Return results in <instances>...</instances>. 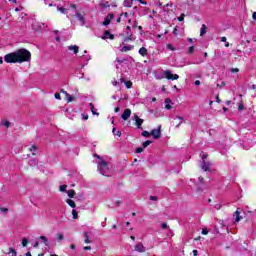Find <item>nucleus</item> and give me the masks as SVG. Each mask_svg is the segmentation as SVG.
I'll return each mask as SVG.
<instances>
[{"instance_id":"obj_46","label":"nucleus","mask_w":256,"mask_h":256,"mask_svg":"<svg viewBox=\"0 0 256 256\" xmlns=\"http://www.w3.org/2000/svg\"><path fill=\"white\" fill-rule=\"evenodd\" d=\"M231 73H239V69L238 68H232Z\"/></svg>"},{"instance_id":"obj_19","label":"nucleus","mask_w":256,"mask_h":256,"mask_svg":"<svg viewBox=\"0 0 256 256\" xmlns=\"http://www.w3.org/2000/svg\"><path fill=\"white\" fill-rule=\"evenodd\" d=\"M40 240L42 241V243H44L46 247H49V240L47 239V237L40 236Z\"/></svg>"},{"instance_id":"obj_29","label":"nucleus","mask_w":256,"mask_h":256,"mask_svg":"<svg viewBox=\"0 0 256 256\" xmlns=\"http://www.w3.org/2000/svg\"><path fill=\"white\" fill-rule=\"evenodd\" d=\"M72 217H73V219L79 218V214L77 213V210H75V209L72 210Z\"/></svg>"},{"instance_id":"obj_57","label":"nucleus","mask_w":256,"mask_h":256,"mask_svg":"<svg viewBox=\"0 0 256 256\" xmlns=\"http://www.w3.org/2000/svg\"><path fill=\"white\" fill-rule=\"evenodd\" d=\"M82 117H83L84 121H87V119H89V116L85 115V114H83Z\"/></svg>"},{"instance_id":"obj_42","label":"nucleus","mask_w":256,"mask_h":256,"mask_svg":"<svg viewBox=\"0 0 256 256\" xmlns=\"http://www.w3.org/2000/svg\"><path fill=\"white\" fill-rule=\"evenodd\" d=\"M185 19V14H181L179 17H178V21H184Z\"/></svg>"},{"instance_id":"obj_4","label":"nucleus","mask_w":256,"mask_h":256,"mask_svg":"<svg viewBox=\"0 0 256 256\" xmlns=\"http://www.w3.org/2000/svg\"><path fill=\"white\" fill-rule=\"evenodd\" d=\"M200 157L202 159V163L200 165L201 169H203V171H209L211 169V162L207 161V153L202 152Z\"/></svg>"},{"instance_id":"obj_15","label":"nucleus","mask_w":256,"mask_h":256,"mask_svg":"<svg viewBox=\"0 0 256 256\" xmlns=\"http://www.w3.org/2000/svg\"><path fill=\"white\" fill-rule=\"evenodd\" d=\"M139 55H141L142 57H147L148 55V51L147 48L145 47H141L138 51Z\"/></svg>"},{"instance_id":"obj_43","label":"nucleus","mask_w":256,"mask_h":256,"mask_svg":"<svg viewBox=\"0 0 256 256\" xmlns=\"http://www.w3.org/2000/svg\"><path fill=\"white\" fill-rule=\"evenodd\" d=\"M209 234V230H207V228L202 229V235H208Z\"/></svg>"},{"instance_id":"obj_17","label":"nucleus","mask_w":256,"mask_h":256,"mask_svg":"<svg viewBox=\"0 0 256 256\" xmlns=\"http://www.w3.org/2000/svg\"><path fill=\"white\" fill-rule=\"evenodd\" d=\"M133 49H134L133 45H127V46L122 47L121 51L123 53H127V51H133Z\"/></svg>"},{"instance_id":"obj_2","label":"nucleus","mask_w":256,"mask_h":256,"mask_svg":"<svg viewBox=\"0 0 256 256\" xmlns=\"http://www.w3.org/2000/svg\"><path fill=\"white\" fill-rule=\"evenodd\" d=\"M94 157L98 159L96 163L98 165L99 173L104 175V177H109V164H107V162H105V160H103V158H101V156L98 154H94Z\"/></svg>"},{"instance_id":"obj_30","label":"nucleus","mask_w":256,"mask_h":256,"mask_svg":"<svg viewBox=\"0 0 256 256\" xmlns=\"http://www.w3.org/2000/svg\"><path fill=\"white\" fill-rule=\"evenodd\" d=\"M68 103H71L72 101H75V98L71 96L70 94H66Z\"/></svg>"},{"instance_id":"obj_64","label":"nucleus","mask_w":256,"mask_h":256,"mask_svg":"<svg viewBox=\"0 0 256 256\" xmlns=\"http://www.w3.org/2000/svg\"><path fill=\"white\" fill-rule=\"evenodd\" d=\"M252 18L254 19V21H256V12L252 14Z\"/></svg>"},{"instance_id":"obj_50","label":"nucleus","mask_w":256,"mask_h":256,"mask_svg":"<svg viewBox=\"0 0 256 256\" xmlns=\"http://www.w3.org/2000/svg\"><path fill=\"white\" fill-rule=\"evenodd\" d=\"M54 97H55V99H58V100H60V99H61V94H59V93H56V94L54 95Z\"/></svg>"},{"instance_id":"obj_35","label":"nucleus","mask_w":256,"mask_h":256,"mask_svg":"<svg viewBox=\"0 0 256 256\" xmlns=\"http://www.w3.org/2000/svg\"><path fill=\"white\" fill-rule=\"evenodd\" d=\"M101 7H103L104 9H107L108 7H111V5L109 4V2H104L101 4Z\"/></svg>"},{"instance_id":"obj_63","label":"nucleus","mask_w":256,"mask_h":256,"mask_svg":"<svg viewBox=\"0 0 256 256\" xmlns=\"http://www.w3.org/2000/svg\"><path fill=\"white\" fill-rule=\"evenodd\" d=\"M194 85H201V81L196 80V81L194 82Z\"/></svg>"},{"instance_id":"obj_55","label":"nucleus","mask_w":256,"mask_h":256,"mask_svg":"<svg viewBox=\"0 0 256 256\" xmlns=\"http://www.w3.org/2000/svg\"><path fill=\"white\" fill-rule=\"evenodd\" d=\"M214 207L219 211V209H221V204H216Z\"/></svg>"},{"instance_id":"obj_31","label":"nucleus","mask_w":256,"mask_h":256,"mask_svg":"<svg viewBox=\"0 0 256 256\" xmlns=\"http://www.w3.org/2000/svg\"><path fill=\"white\" fill-rule=\"evenodd\" d=\"M30 151L32 153V155H35L37 153V147L35 145H33L31 148H30Z\"/></svg>"},{"instance_id":"obj_20","label":"nucleus","mask_w":256,"mask_h":256,"mask_svg":"<svg viewBox=\"0 0 256 256\" xmlns=\"http://www.w3.org/2000/svg\"><path fill=\"white\" fill-rule=\"evenodd\" d=\"M165 109H171V99L169 98L165 99Z\"/></svg>"},{"instance_id":"obj_8","label":"nucleus","mask_w":256,"mask_h":256,"mask_svg":"<svg viewBox=\"0 0 256 256\" xmlns=\"http://www.w3.org/2000/svg\"><path fill=\"white\" fill-rule=\"evenodd\" d=\"M113 19H115V14L113 13H109L105 19H104V22H103V25L107 26L111 23V21H113Z\"/></svg>"},{"instance_id":"obj_53","label":"nucleus","mask_w":256,"mask_h":256,"mask_svg":"<svg viewBox=\"0 0 256 256\" xmlns=\"http://www.w3.org/2000/svg\"><path fill=\"white\" fill-rule=\"evenodd\" d=\"M222 43H227V37H221Z\"/></svg>"},{"instance_id":"obj_14","label":"nucleus","mask_w":256,"mask_h":256,"mask_svg":"<svg viewBox=\"0 0 256 256\" xmlns=\"http://www.w3.org/2000/svg\"><path fill=\"white\" fill-rule=\"evenodd\" d=\"M102 39H111V40H113V39H115V36L113 34H111V32L105 31L104 36L102 37Z\"/></svg>"},{"instance_id":"obj_11","label":"nucleus","mask_w":256,"mask_h":256,"mask_svg":"<svg viewBox=\"0 0 256 256\" xmlns=\"http://www.w3.org/2000/svg\"><path fill=\"white\" fill-rule=\"evenodd\" d=\"M92 235H93V232L84 231L83 232V237H85L84 243H86V244L91 243V236Z\"/></svg>"},{"instance_id":"obj_10","label":"nucleus","mask_w":256,"mask_h":256,"mask_svg":"<svg viewBox=\"0 0 256 256\" xmlns=\"http://www.w3.org/2000/svg\"><path fill=\"white\" fill-rule=\"evenodd\" d=\"M129 117H131V109L126 108L121 115V119H123V121H127Z\"/></svg>"},{"instance_id":"obj_45","label":"nucleus","mask_w":256,"mask_h":256,"mask_svg":"<svg viewBox=\"0 0 256 256\" xmlns=\"http://www.w3.org/2000/svg\"><path fill=\"white\" fill-rule=\"evenodd\" d=\"M124 7H131V3H129V1H127V0H125Z\"/></svg>"},{"instance_id":"obj_44","label":"nucleus","mask_w":256,"mask_h":256,"mask_svg":"<svg viewBox=\"0 0 256 256\" xmlns=\"http://www.w3.org/2000/svg\"><path fill=\"white\" fill-rule=\"evenodd\" d=\"M158 199L157 196H150V201H158Z\"/></svg>"},{"instance_id":"obj_40","label":"nucleus","mask_w":256,"mask_h":256,"mask_svg":"<svg viewBox=\"0 0 256 256\" xmlns=\"http://www.w3.org/2000/svg\"><path fill=\"white\" fill-rule=\"evenodd\" d=\"M151 143V140H147L143 143V147H149V144Z\"/></svg>"},{"instance_id":"obj_56","label":"nucleus","mask_w":256,"mask_h":256,"mask_svg":"<svg viewBox=\"0 0 256 256\" xmlns=\"http://www.w3.org/2000/svg\"><path fill=\"white\" fill-rule=\"evenodd\" d=\"M198 181H199L200 185H203V177H199Z\"/></svg>"},{"instance_id":"obj_32","label":"nucleus","mask_w":256,"mask_h":256,"mask_svg":"<svg viewBox=\"0 0 256 256\" xmlns=\"http://www.w3.org/2000/svg\"><path fill=\"white\" fill-rule=\"evenodd\" d=\"M124 41L125 42H127V41H135V38H133V35H129L128 37H126L125 39H124Z\"/></svg>"},{"instance_id":"obj_16","label":"nucleus","mask_w":256,"mask_h":256,"mask_svg":"<svg viewBox=\"0 0 256 256\" xmlns=\"http://www.w3.org/2000/svg\"><path fill=\"white\" fill-rule=\"evenodd\" d=\"M120 83H125V86L127 89H131V87H133V82L125 81V79H123V78L120 79Z\"/></svg>"},{"instance_id":"obj_24","label":"nucleus","mask_w":256,"mask_h":256,"mask_svg":"<svg viewBox=\"0 0 256 256\" xmlns=\"http://www.w3.org/2000/svg\"><path fill=\"white\" fill-rule=\"evenodd\" d=\"M115 63H118L119 65H125V63H127V59H119V58H117Z\"/></svg>"},{"instance_id":"obj_58","label":"nucleus","mask_w":256,"mask_h":256,"mask_svg":"<svg viewBox=\"0 0 256 256\" xmlns=\"http://www.w3.org/2000/svg\"><path fill=\"white\" fill-rule=\"evenodd\" d=\"M118 83L119 82H117V80L112 81V85H114V87H117Z\"/></svg>"},{"instance_id":"obj_37","label":"nucleus","mask_w":256,"mask_h":256,"mask_svg":"<svg viewBox=\"0 0 256 256\" xmlns=\"http://www.w3.org/2000/svg\"><path fill=\"white\" fill-rule=\"evenodd\" d=\"M60 191L63 193L65 191H67V185H61L60 186Z\"/></svg>"},{"instance_id":"obj_52","label":"nucleus","mask_w":256,"mask_h":256,"mask_svg":"<svg viewBox=\"0 0 256 256\" xmlns=\"http://www.w3.org/2000/svg\"><path fill=\"white\" fill-rule=\"evenodd\" d=\"M84 251H91V246H85Z\"/></svg>"},{"instance_id":"obj_13","label":"nucleus","mask_w":256,"mask_h":256,"mask_svg":"<svg viewBox=\"0 0 256 256\" xmlns=\"http://www.w3.org/2000/svg\"><path fill=\"white\" fill-rule=\"evenodd\" d=\"M68 51H73L74 55H77L79 53V46L77 45L68 46Z\"/></svg>"},{"instance_id":"obj_61","label":"nucleus","mask_w":256,"mask_h":256,"mask_svg":"<svg viewBox=\"0 0 256 256\" xmlns=\"http://www.w3.org/2000/svg\"><path fill=\"white\" fill-rule=\"evenodd\" d=\"M132 25H133L134 29H137V21H134Z\"/></svg>"},{"instance_id":"obj_38","label":"nucleus","mask_w":256,"mask_h":256,"mask_svg":"<svg viewBox=\"0 0 256 256\" xmlns=\"http://www.w3.org/2000/svg\"><path fill=\"white\" fill-rule=\"evenodd\" d=\"M150 135H151V133H149V131H143L142 132L143 137H149Z\"/></svg>"},{"instance_id":"obj_54","label":"nucleus","mask_w":256,"mask_h":256,"mask_svg":"<svg viewBox=\"0 0 256 256\" xmlns=\"http://www.w3.org/2000/svg\"><path fill=\"white\" fill-rule=\"evenodd\" d=\"M161 227H162V229H167V223H162V225H161Z\"/></svg>"},{"instance_id":"obj_27","label":"nucleus","mask_w":256,"mask_h":256,"mask_svg":"<svg viewBox=\"0 0 256 256\" xmlns=\"http://www.w3.org/2000/svg\"><path fill=\"white\" fill-rule=\"evenodd\" d=\"M89 107L93 115H99V113L95 111V106L93 105V103H90Z\"/></svg>"},{"instance_id":"obj_21","label":"nucleus","mask_w":256,"mask_h":256,"mask_svg":"<svg viewBox=\"0 0 256 256\" xmlns=\"http://www.w3.org/2000/svg\"><path fill=\"white\" fill-rule=\"evenodd\" d=\"M207 33V26L205 24L202 25L201 31H200V36L203 37Z\"/></svg>"},{"instance_id":"obj_47","label":"nucleus","mask_w":256,"mask_h":256,"mask_svg":"<svg viewBox=\"0 0 256 256\" xmlns=\"http://www.w3.org/2000/svg\"><path fill=\"white\" fill-rule=\"evenodd\" d=\"M121 203H123L121 200H117L115 201V205L116 207H119L121 205Z\"/></svg>"},{"instance_id":"obj_59","label":"nucleus","mask_w":256,"mask_h":256,"mask_svg":"<svg viewBox=\"0 0 256 256\" xmlns=\"http://www.w3.org/2000/svg\"><path fill=\"white\" fill-rule=\"evenodd\" d=\"M192 253H193V255H194V256L199 255V251H197V250H193V252H192Z\"/></svg>"},{"instance_id":"obj_3","label":"nucleus","mask_w":256,"mask_h":256,"mask_svg":"<svg viewBox=\"0 0 256 256\" xmlns=\"http://www.w3.org/2000/svg\"><path fill=\"white\" fill-rule=\"evenodd\" d=\"M70 8L72 13H69L67 17H76L80 22V25L83 27L85 25V14H81V12L77 11V5L70 4Z\"/></svg>"},{"instance_id":"obj_25","label":"nucleus","mask_w":256,"mask_h":256,"mask_svg":"<svg viewBox=\"0 0 256 256\" xmlns=\"http://www.w3.org/2000/svg\"><path fill=\"white\" fill-rule=\"evenodd\" d=\"M56 239L57 241H63V239H65V236L63 235V233H57Z\"/></svg>"},{"instance_id":"obj_34","label":"nucleus","mask_w":256,"mask_h":256,"mask_svg":"<svg viewBox=\"0 0 256 256\" xmlns=\"http://www.w3.org/2000/svg\"><path fill=\"white\" fill-rule=\"evenodd\" d=\"M166 48L169 50V51H175V47L171 44H167Z\"/></svg>"},{"instance_id":"obj_33","label":"nucleus","mask_w":256,"mask_h":256,"mask_svg":"<svg viewBox=\"0 0 256 256\" xmlns=\"http://www.w3.org/2000/svg\"><path fill=\"white\" fill-rule=\"evenodd\" d=\"M2 125L4 126V127H10V125H11V122L10 121H7V120H5V121H3L2 122Z\"/></svg>"},{"instance_id":"obj_51","label":"nucleus","mask_w":256,"mask_h":256,"mask_svg":"<svg viewBox=\"0 0 256 256\" xmlns=\"http://www.w3.org/2000/svg\"><path fill=\"white\" fill-rule=\"evenodd\" d=\"M136 153H143V148H141V147L137 148Z\"/></svg>"},{"instance_id":"obj_5","label":"nucleus","mask_w":256,"mask_h":256,"mask_svg":"<svg viewBox=\"0 0 256 256\" xmlns=\"http://www.w3.org/2000/svg\"><path fill=\"white\" fill-rule=\"evenodd\" d=\"M164 75L166 79H169L171 81H177V79H179V75L173 74L169 70L164 71Z\"/></svg>"},{"instance_id":"obj_23","label":"nucleus","mask_w":256,"mask_h":256,"mask_svg":"<svg viewBox=\"0 0 256 256\" xmlns=\"http://www.w3.org/2000/svg\"><path fill=\"white\" fill-rule=\"evenodd\" d=\"M112 133L116 137H121V131L117 130V128H115V127L112 129Z\"/></svg>"},{"instance_id":"obj_41","label":"nucleus","mask_w":256,"mask_h":256,"mask_svg":"<svg viewBox=\"0 0 256 256\" xmlns=\"http://www.w3.org/2000/svg\"><path fill=\"white\" fill-rule=\"evenodd\" d=\"M193 51H195V46H191L188 48V53L191 54L193 53Z\"/></svg>"},{"instance_id":"obj_60","label":"nucleus","mask_w":256,"mask_h":256,"mask_svg":"<svg viewBox=\"0 0 256 256\" xmlns=\"http://www.w3.org/2000/svg\"><path fill=\"white\" fill-rule=\"evenodd\" d=\"M121 19H123V16H121V14H120V17L117 18L116 23H119L121 21Z\"/></svg>"},{"instance_id":"obj_62","label":"nucleus","mask_w":256,"mask_h":256,"mask_svg":"<svg viewBox=\"0 0 256 256\" xmlns=\"http://www.w3.org/2000/svg\"><path fill=\"white\" fill-rule=\"evenodd\" d=\"M238 109H239V111H243V104H240V105L238 106Z\"/></svg>"},{"instance_id":"obj_39","label":"nucleus","mask_w":256,"mask_h":256,"mask_svg":"<svg viewBox=\"0 0 256 256\" xmlns=\"http://www.w3.org/2000/svg\"><path fill=\"white\" fill-rule=\"evenodd\" d=\"M120 15H121V17H123L124 19H127V18L129 17V13H127V12H123V13H121Z\"/></svg>"},{"instance_id":"obj_26","label":"nucleus","mask_w":256,"mask_h":256,"mask_svg":"<svg viewBox=\"0 0 256 256\" xmlns=\"http://www.w3.org/2000/svg\"><path fill=\"white\" fill-rule=\"evenodd\" d=\"M67 195L70 199H73L75 197V190H68Z\"/></svg>"},{"instance_id":"obj_36","label":"nucleus","mask_w":256,"mask_h":256,"mask_svg":"<svg viewBox=\"0 0 256 256\" xmlns=\"http://www.w3.org/2000/svg\"><path fill=\"white\" fill-rule=\"evenodd\" d=\"M27 243H29V241L27 240V238H23V239H22V245H23V247H27Z\"/></svg>"},{"instance_id":"obj_48","label":"nucleus","mask_w":256,"mask_h":256,"mask_svg":"<svg viewBox=\"0 0 256 256\" xmlns=\"http://www.w3.org/2000/svg\"><path fill=\"white\" fill-rule=\"evenodd\" d=\"M29 164L33 167V165H37V161L31 160V161L29 162Z\"/></svg>"},{"instance_id":"obj_1","label":"nucleus","mask_w":256,"mask_h":256,"mask_svg":"<svg viewBox=\"0 0 256 256\" xmlns=\"http://www.w3.org/2000/svg\"><path fill=\"white\" fill-rule=\"evenodd\" d=\"M4 61L6 63H25L27 61H31V52L25 48H22L15 52L6 54L4 56Z\"/></svg>"},{"instance_id":"obj_9","label":"nucleus","mask_w":256,"mask_h":256,"mask_svg":"<svg viewBox=\"0 0 256 256\" xmlns=\"http://www.w3.org/2000/svg\"><path fill=\"white\" fill-rule=\"evenodd\" d=\"M134 251H137V253H145V251H147V248H145L142 243H138L135 245Z\"/></svg>"},{"instance_id":"obj_22","label":"nucleus","mask_w":256,"mask_h":256,"mask_svg":"<svg viewBox=\"0 0 256 256\" xmlns=\"http://www.w3.org/2000/svg\"><path fill=\"white\" fill-rule=\"evenodd\" d=\"M8 255L17 256V251L15 250V248L10 247V248H9Z\"/></svg>"},{"instance_id":"obj_28","label":"nucleus","mask_w":256,"mask_h":256,"mask_svg":"<svg viewBox=\"0 0 256 256\" xmlns=\"http://www.w3.org/2000/svg\"><path fill=\"white\" fill-rule=\"evenodd\" d=\"M235 222L236 223H239L240 221H241V216H240V214H239V211H236L235 212Z\"/></svg>"},{"instance_id":"obj_7","label":"nucleus","mask_w":256,"mask_h":256,"mask_svg":"<svg viewBox=\"0 0 256 256\" xmlns=\"http://www.w3.org/2000/svg\"><path fill=\"white\" fill-rule=\"evenodd\" d=\"M133 121H135L137 129H141V125H143L144 120L139 118V115L134 114Z\"/></svg>"},{"instance_id":"obj_12","label":"nucleus","mask_w":256,"mask_h":256,"mask_svg":"<svg viewBox=\"0 0 256 256\" xmlns=\"http://www.w3.org/2000/svg\"><path fill=\"white\" fill-rule=\"evenodd\" d=\"M57 11H60L62 15H69V13H72L71 6L69 8H63L61 6H57Z\"/></svg>"},{"instance_id":"obj_6","label":"nucleus","mask_w":256,"mask_h":256,"mask_svg":"<svg viewBox=\"0 0 256 256\" xmlns=\"http://www.w3.org/2000/svg\"><path fill=\"white\" fill-rule=\"evenodd\" d=\"M150 135H152L154 139H159L161 137V126H158L157 129L151 130Z\"/></svg>"},{"instance_id":"obj_49","label":"nucleus","mask_w":256,"mask_h":256,"mask_svg":"<svg viewBox=\"0 0 256 256\" xmlns=\"http://www.w3.org/2000/svg\"><path fill=\"white\" fill-rule=\"evenodd\" d=\"M0 211H1V213H7V211H9V209H7V208H0Z\"/></svg>"},{"instance_id":"obj_18","label":"nucleus","mask_w":256,"mask_h":256,"mask_svg":"<svg viewBox=\"0 0 256 256\" xmlns=\"http://www.w3.org/2000/svg\"><path fill=\"white\" fill-rule=\"evenodd\" d=\"M66 203L67 205H69V207H72V209H75L76 207L75 201H73L72 199H67Z\"/></svg>"}]
</instances>
